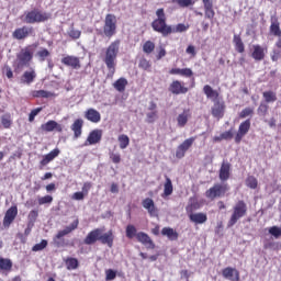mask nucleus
I'll return each mask as SVG.
<instances>
[{
	"instance_id": "1",
	"label": "nucleus",
	"mask_w": 281,
	"mask_h": 281,
	"mask_svg": "<svg viewBox=\"0 0 281 281\" xmlns=\"http://www.w3.org/2000/svg\"><path fill=\"white\" fill-rule=\"evenodd\" d=\"M120 40L112 42L105 49L103 63L108 69V78L115 76V69L117 67V54H120Z\"/></svg>"
},
{
	"instance_id": "2",
	"label": "nucleus",
	"mask_w": 281,
	"mask_h": 281,
	"mask_svg": "<svg viewBox=\"0 0 281 281\" xmlns=\"http://www.w3.org/2000/svg\"><path fill=\"white\" fill-rule=\"evenodd\" d=\"M97 240H100L102 245H108L110 248L113 247V240H115L113 231H109L102 235V228H94L88 233L83 243L85 245H95Z\"/></svg>"
},
{
	"instance_id": "3",
	"label": "nucleus",
	"mask_w": 281,
	"mask_h": 281,
	"mask_svg": "<svg viewBox=\"0 0 281 281\" xmlns=\"http://www.w3.org/2000/svg\"><path fill=\"white\" fill-rule=\"evenodd\" d=\"M166 21H168V18H166L164 8L157 9L156 19L151 22V29L164 37L172 34V26L168 25Z\"/></svg>"
},
{
	"instance_id": "4",
	"label": "nucleus",
	"mask_w": 281,
	"mask_h": 281,
	"mask_svg": "<svg viewBox=\"0 0 281 281\" xmlns=\"http://www.w3.org/2000/svg\"><path fill=\"white\" fill-rule=\"evenodd\" d=\"M125 236L130 240H133V238H136L138 243L144 245L146 249H155V241L150 238V236L144 232L137 233V227L133 224H128L125 227Z\"/></svg>"
},
{
	"instance_id": "5",
	"label": "nucleus",
	"mask_w": 281,
	"mask_h": 281,
	"mask_svg": "<svg viewBox=\"0 0 281 281\" xmlns=\"http://www.w3.org/2000/svg\"><path fill=\"white\" fill-rule=\"evenodd\" d=\"M49 19H52V14L41 11L40 9H33L25 12L23 21L29 25H34V23H45V21H49Z\"/></svg>"
},
{
	"instance_id": "6",
	"label": "nucleus",
	"mask_w": 281,
	"mask_h": 281,
	"mask_svg": "<svg viewBox=\"0 0 281 281\" xmlns=\"http://www.w3.org/2000/svg\"><path fill=\"white\" fill-rule=\"evenodd\" d=\"M243 216H247V203L240 200L233 207V214L228 221V227H234Z\"/></svg>"
},
{
	"instance_id": "7",
	"label": "nucleus",
	"mask_w": 281,
	"mask_h": 281,
	"mask_svg": "<svg viewBox=\"0 0 281 281\" xmlns=\"http://www.w3.org/2000/svg\"><path fill=\"white\" fill-rule=\"evenodd\" d=\"M117 33V18L115 14L108 13L105 15L104 25H103V34L106 38H113Z\"/></svg>"
},
{
	"instance_id": "8",
	"label": "nucleus",
	"mask_w": 281,
	"mask_h": 281,
	"mask_svg": "<svg viewBox=\"0 0 281 281\" xmlns=\"http://www.w3.org/2000/svg\"><path fill=\"white\" fill-rule=\"evenodd\" d=\"M36 47V44L29 45L21 49V52L18 54L16 58L19 60V65L21 67H27L30 63H32V58H34V48Z\"/></svg>"
},
{
	"instance_id": "9",
	"label": "nucleus",
	"mask_w": 281,
	"mask_h": 281,
	"mask_svg": "<svg viewBox=\"0 0 281 281\" xmlns=\"http://www.w3.org/2000/svg\"><path fill=\"white\" fill-rule=\"evenodd\" d=\"M30 36H34V27L23 25L18 27L12 33V38L15 41H25V38H30Z\"/></svg>"
},
{
	"instance_id": "10",
	"label": "nucleus",
	"mask_w": 281,
	"mask_h": 281,
	"mask_svg": "<svg viewBox=\"0 0 281 281\" xmlns=\"http://www.w3.org/2000/svg\"><path fill=\"white\" fill-rule=\"evenodd\" d=\"M227 190H229L227 184H215L213 188L206 191V198L214 201V199L225 196V192H227Z\"/></svg>"
},
{
	"instance_id": "11",
	"label": "nucleus",
	"mask_w": 281,
	"mask_h": 281,
	"mask_svg": "<svg viewBox=\"0 0 281 281\" xmlns=\"http://www.w3.org/2000/svg\"><path fill=\"white\" fill-rule=\"evenodd\" d=\"M19 215V207L16 205L11 206L4 214L3 217V227L8 229L12 223H14V220Z\"/></svg>"
},
{
	"instance_id": "12",
	"label": "nucleus",
	"mask_w": 281,
	"mask_h": 281,
	"mask_svg": "<svg viewBox=\"0 0 281 281\" xmlns=\"http://www.w3.org/2000/svg\"><path fill=\"white\" fill-rule=\"evenodd\" d=\"M80 225V221L76 218L69 226H66L64 229L58 231L54 240H61L65 236H69L72 232H76V228Z\"/></svg>"
},
{
	"instance_id": "13",
	"label": "nucleus",
	"mask_w": 281,
	"mask_h": 281,
	"mask_svg": "<svg viewBox=\"0 0 281 281\" xmlns=\"http://www.w3.org/2000/svg\"><path fill=\"white\" fill-rule=\"evenodd\" d=\"M102 142V130H93L89 133L83 146H93Z\"/></svg>"
},
{
	"instance_id": "14",
	"label": "nucleus",
	"mask_w": 281,
	"mask_h": 281,
	"mask_svg": "<svg viewBox=\"0 0 281 281\" xmlns=\"http://www.w3.org/2000/svg\"><path fill=\"white\" fill-rule=\"evenodd\" d=\"M249 128H251V121L250 120H246L243 123H240L238 132L235 136L236 144H240V142H243V137L247 133H249Z\"/></svg>"
},
{
	"instance_id": "15",
	"label": "nucleus",
	"mask_w": 281,
	"mask_h": 281,
	"mask_svg": "<svg viewBox=\"0 0 281 281\" xmlns=\"http://www.w3.org/2000/svg\"><path fill=\"white\" fill-rule=\"evenodd\" d=\"M142 205L145 210H147L149 216L157 217L159 216V210H157V206L155 205V201L150 198H146L143 200Z\"/></svg>"
},
{
	"instance_id": "16",
	"label": "nucleus",
	"mask_w": 281,
	"mask_h": 281,
	"mask_svg": "<svg viewBox=\"0 0 281 281\" xmlns=\"http://www.w3.org/2000/svg\"><path fill=\"white\" fill-rule=\"evenodd\" d=\"M58 155H60V149L58 148H55L50 150L48 154L44 155L43 159L40 161V170H43L45 166L52 164V161H54L56 157H58Z\"/></svg>"
},
{
	"instance_id": "17",
	"label": "nucleus",
	"mask_w": 281,
	"mask_h": 281,
	"mask_svg": "<svg viewBox=\"0 0 281 281\" xmlns=\"http://www.w3.org/2000/svg\"><path fill=\"white\" fill-rule=\"evenodd\" d=\"M61 64L66 67H70V69H80V67H82V65L80 64V58L74 55H67L61 58Z\"/></svg>"
},
{
	"instance_id": "18",
	"label": "nucleus",
	"mask_w": 281,
	"mask_h": 281,
	"mask_svg": "<svg viewBox=\"0 0 281 281\" xmlns=\"http://www.w3.org/2000/svg\"><path fill=\"white\" fill-rule=\"evenodd\" d=\"M214 104L211 109V113L213 115V117H217V120H221V117H223V115H225V102L223 101H213Z\"/></svg>"
},
{
	"instance_id": "19",
	"label": "nucleus",
	"mask_w": 281,
	"mask_h": 281,
	"mask_svg": "<svg viewBox=\"0 0 281 281\" xmlns=\"http://www.w3.org/2000/svg\"><path fill=\"white\" fill-rule=\"evenodd\" d=\"M41 130L45 133H52V131H56L57 133H63V125L58 122L50 120L41 125Z\"/></svg>"
},
{
	"instance_id": "20",
	"label": "nucleus",
	"mask_w": 281,
	"mask_h": 281,
	"mask_svg": "<svg viewBox=\"0 0 281 281\" xmlns=\"http://www.w3.org/2000/svg\"><path fill=\"white\" fill-rule=\"evenodd\" d=\"M85 126V120L77 119L74 121V123L70 125V131L74 133V139H79V137H82V128Z\"/></svg>"
},
{
	"instance_id": "21",
	"label": "nucleus",
	"mask_w": 281,
	"mask_h": 281,
	"mask_svg": "<svg viewBox=\"0 0 281 281\" xmlns=\"http://www.w3.org/2000/svg\"><path fill=\"white\" fill-rule=\"evenodd\" d=\"M193 144H194V138H188L181 145H179L178 151H177V159H183V157H186V153L190 150Z\"/></svg>"
},
{
	"instance_id": "22",
	"label": "nucleus",
	"mask_w": 281,
	"mask_h": 281,
	"mask_svg": "<svg viewBox=\"0 0 281 281\" xmlns=\"http://www.w3.org/2000/svg\"><path fill=\"white\" fill-rule=\"evenodd\" d=\"M85 119L88 120V122H92V124H98L102 120V115L98 110L90 108L85 112Z\"/></svg>"
},
{
	"instance_id": "23",
	"label": "nucleus",
	"mask_w": 281,
	"mask_h": 281,
	"mask_svg": "<svg viewBox=\"0 0 281 281\" xmlns=\"http://www.w3.org/2000/svg\"><path fill=\"white\" fill-rule=\"evenodd\" d=\"M223 278L231 281H238L240 280V272L236 270V268H225L222 272Z\"/></svg>"
},
{
	"instance_id": "24",
	"label": "nucleus",
	"mask_w": 281,
	"mask_h": 281,
	"mask_svg": "<svg viewBox=\"0 0 281 281\" xmlns=\"http://www.w3.org/2000/svg\"><path fill=\"white\" fill-rule=\"evenodd\" d=\"M202 3L204 5L205 19H214L216 14L214 12V0H202Z\"/></svg>"
},
{
	"instance_id": "25",
	"label": "nucleus",
	"mask_w": 281,
	"mask_h": 281,
	"mask_svg": "<svg viewBox=\"0 0 281 281\" xmlns=\"http://www.w3.org/2000/svg\"><path fill=\"white\" fill-rule=\"evenodd\" d=\"M34 80H36V70H34V68H31L30 70L24 71L21 77V82L23 85H32Z\"/></svg>"
},
{
	"instance_id": "26",
	"label": "nucleus",
	"mask_w": 281,
	"mask_h": 281,
	"mask_svg": "<svg viewBox=\"0 0 281 281\" xmlns=\"http://www.w3.org/2000/svg\"><path fill=\"white\" fill-rule=\"evenodd\" d=\"M189 218L191 223L195 225H203V223H207V214L205 213H190Z\"/></svg>"
},
{
	"instance_id": "27",
	"label": "nucleus",
	"mask_w": 281,
	"mask_h": 281,
	"mask_svg": "<svg viewBox=\"0 0 281 281\" xmlns=\"http://www.w3.org/2000/svg\"><path fill=\"white\" fill-rule=\"evenodd\" d=\"M203 92L209 100H212V102L218 101V91L213 90L212 86H210V85L204 86Z\"/></svg>"
},
{
	"instance_id": "28",
	"label": "nucleus",
	"mask_w": 281,
	"mask_h": 281,
	"mask_svg": "<svg viewBox=\"0 0 281 281\" xmlns=\"http://www.w3.org/2000/svg\"><path fill=\"white\" fill-rule=\"evenodd\" d=\"M232 169V165L229 162H223L220 169V179L221 181H227L229 179V170Z\"/></svg>"
},
{
	"instance_id": "29",
	"label": "nucleus",
	"mask_w": 281,
	"mask_h": 281,
	"mask_svg": "<svg viewBox=\"0 0 281 281\" xmlns=\"http://www.w3.org/2000/svg\"><path fill=\"white\" fill-rule=\"evenodd\" d=\"M113 87L119 91V93H124V91H126V87H128V80H126L124 77H121L113 83Z\"/></svg>"
},
{
	"instance_id": "30",
	"label": "nucleus",
	"mask_w": 281,
	"mask_h": 281,
	"mask_svg": "<svg viewBox=\"0 0 281 281\" xmlns=\"http://www.w3.org/2000/svg\"><path fill=\"white\" fill-rule=\"evenodd\" d=\"M65 265H66V269H68V271H74L76 269H78V267H80V262L78 261L77 258L74 257H68L64 260Z\"/></svg>"
},
{
	"instance_id": "31",
	"label": "nucleus",
	"mask_w": 281,
	"mask_h": 281,
	"mask_svg": "<svg viewBox=\"0 0 281 281\" xmlns=\"http://www.w3.org/2000/svg\"><path fill=\"white\" fill-rule=\"evenodd\" d=\"M31 95L33 98H56V93L46 90H34Z\"/></svg>"
},
{
	"instance_id": "32",
	"label": "nucleus",
	"mask_w": 281,
	"mask_h": 281,
	"mask_svg": "<svg viewBox=\"0 0 281 281\" xmlns=\"http://www.w3.org/2000/svg\"><path fill=\"white\" fill-rule=\"evenodd\" d=\"M12 267L13 263L11 259L0 257V271L10 272L12 271Z\"/></svg>"
},
{
	"instance_id": "33",
	"label": "nucleus",
	"mask_w": 281,
	"mask_h": 281,
	"mask_svg": "<svg viewBox=\"0 0 281 281\" xmlns=\"http://www.w3.org/2000/svg\"><path fill=\"white\" fill-rule=\"evenodd\" d=\"M233 43L235 45L236 52L239 54H243L245 52V44L243 43V38H240V35H234Z\"/></svg>"
},
{
	"instance_id": "34",
	"label": "nucleus",
	"mask_w": 281,
	"mask_h": 281,
	"mask_svg": "<svg viewBox=\"0 0 281 281\" xmlns=\"http://www.w3.org/2000/svg\"><path fill=\"white\" fill-rule=\"evenodd\" d=\"M188 120H190V110H184L178 116V125L179 126H184L186 124H188Z\"/></svg>"
},
{
	"instance_id": "35",
	"label": "nucleus",
	"mask_w": 281,
	"mask_h": 281,
	"mask_svg": "<svg viewBox=\"0 0 281 281\" xmlns=\"http://www.w3.org/2000/svg\"><path fill=\"white\" fill-rule=\"evenodd\" d=\"M117 139H119L121 150L128 148V144H131V138H128V135L121 134V135H119Z\"/></svg>"
},
{
	"instance_id": "36",
	"label": "nucleus",
	"mask_w": 281,
	"mask_h": 281,
	"mask_svg": "<svg viewBox=\"0 0 281 281\" xmlns=\"http://www.w3.org/2000/svg\"><path fill=\"white\" fill-rule=\"evenodd\" d=\"M36 56L40 60V63H45L49 56H52V53L48 52L47 48H41L37 53Z\"/></svg>"
},
{
	"instance_id": "37",
	"label": "nucleus",
	"mask_w": 281,
	"mask_h": 281,
	"mask_svg": "<svg viewBox=\"0 0 281 281\" xmlns=\"http://www.w3.org/2000/svg\"><path fill=\"white\" fill-rule=\"evenodd\" d=\"M252 58H255V60H262L265 58V49L260 46H255Z\"/></svg>"
},
{
	"instance_id": "38",
	"label": "nucleus",
	"mask_w": 281,
	"mask_h": 281,
	"mask_svg": "<svg viewBox=\"0 0 281 281\" xmlns=\"http://www.w3.org/2000/svg\"><path fill=\"white\" fill-rule=\"evenodd\" d=\"M159 120V112L153 111L146 114V123L147 124H155Z\"/></svg>"
},
{
	"instance_id": "39",
	"label": "nucleus",
	"mask_w": 281,
	"mask_h": 281,
	"mask_svg": "<svg viewBox=\"0 0 281 281\" xmlns=\"http://www.w3.org/2000/svg\"><path fill=\"white\" fill-rule=\"evenodd\" d=\"M161 235L167 236V238H169V240H175L177 233L175 232V229H172L170 227H164L161 229Z\"/></svg>"
},
{
	"instance_id": "40",
	"label": "nucleus",
	"mask_w": 281,
	"mask_h": 281,
	"mask_svg": "<svg viewBox=\"0 0 281 281\" xmlns=\"http://www.w3.org/2000/svg\"><path fill=\"white\" fill-rule=\"evenodd\" d=\"M170 194H172V181L169 178H167L165 188H164L162 198L170 196Z\"/></svg>"
},
{
	"instance_id": "41",
	"label": "nucleus",
	"mask_w": 281,
	"mask_h": 281,
	"mask_svg": "<svg viewBox=\"0 0 281 281\" xmlns=\"http://www.w3.org/2000/svg\"><path fill=\"white\" fill-rule=\"evenodd\" d=\"M138 67L144 71H150V67H153V65L150 64V60L146 58H140L138 63Z\"/></svg>"
},
{
	"instance_id": "42",
	"label": "nucleus",
	"mask_w": 281,
	"mask_h": 281,
	"mask_svg": "<svg viewBox=\"0 0 281 281\" xmlns=\"http://www.w3.org/2000/svg\"><path fill=\"white\" fill-rule=\"evenodd\" d=\"M246 186L247 188H250L251 190H256L258 188V179L254 176H249L246 179Z\"/></svg>"
},
{
	"instance_id": "43",
	"label": "nucleus",
	"mask_w": 281,
	"mask_h": 281,
	"mask_svg": "<svg viewBox=\"0 0 281 281\" xmlns=\"http://www.w3.org/2000/svg\"><path fill=\"white\" fill-rule=\"evenodd\" d=\"M270 32L273 34V36H278L279 38H281L280 23L272 22L270 25Z\"/></svg>"
},
{
	"instance_id": "44",
	"label": "nucleus",
	"mask_w": 281,
	"mask_h": 281,
	"mask_svg": "<svg viewBox=\"0 0 281 281\" xmlns=\"http://www.w3.org/2000/svg\"><path fill=\"white\" fill-rule=\"evenodd\" d=\"M1 124H2L3 128H10L12 126V116L10 114L2 115Z\"/></svg>"
},
{
	"instance_id": "45",
	"label": "nucleus",
	"mask_w": 281,
	"mask_h": 281,
	"mask_svg": "<svg viewBox=\"0 0 281 281\" xmlns=\"http://www.w3.org/2000/svg\"><path fill=\"white\" fill-rule=\"evenodd\" d=\"M144 54H153L155 52V44L151 41H146L143 45Z\"/></svg>"
},
{
	"instance_id": "46",
	"label": "nucleus",
	"mask_w": 281,
	"mask_h": 281,
	"mask_svg": "<svg viewBox=\"0 0 281 281\" xmlns=\"http://www.w3.org/2000/svg\"><path fill=\"white\" fill-rule=\"evenodd\" d=\"M263 98L266 100V102H276V100H278V97L276 95V92L273 91H266L263 92Z\"/></svg>"
},
{
	"instance_id": "47",
	"label": "nucleus",
	"mask_w": 281,
	"mask_h": 281,
	"mask_svg": "<svg viewBox=\"0 0 281 281\" xmlns=\"http://www.w3.org/2000/svg\"><path fill=\"white\" fill-rule=\"evenodd\" d=\"M47 240L46 239H42L40 244H35L32 247V251H43V249L47 248Z\"/></svg>"
},
{
	"instance_id": "48",
	"label": "nucleus",
	"mask_w": 281,
	"mask_h": 281,
	"mask_svg": "<svg viewBox=\"0 0 281 281\" xmlns=\"http://www.w3.org/2000/svg\"><path fill=\"white\" fill-rule=\"evenodd\" d=\"M54 196L52 195H44L42 198H38L37 203L38 205H47V203H53Z\"/></svg>"
},
{
	"instance_id": "49",
	"label": "nucleus",
	"mask_w": 281,
	"mask_h": 281,
	"mask_svg": "<svg viewBox=\"0 0 281 281\" xmlns=\"http://www.w3.org/2000/svg\"><path fill=\"white\" fill-rule=\"evenodd\" d=\"M115 278H117V271H115L113 269L105 270V280L106 281H113V280H115Z\"/></svg>"
},
{
	"instance_id": "50",
	"label": "nucleus",
	"mask_w": 281,
	"mask_h": 281,
	"mask_svg": "<svg viewBox=\"0 0 281 281\" xmlns=\"http://www.w3.org/2000/svg\"><path fill=\"white\" fill-rule=\"evenodd\" d=\"M178 76H184V78H191L193 76L192 69L190 68H183V69H177Z\"/></svg>"
},
{
	"instance_id": "51",
	"label": "nucleus",
	"mask_w": 281,
	"mask_h": 281,
	"mask_svg": "<svg viewBox=\"0 0 281 281\" xmlns=\"http://www.w3.org/2000/svg\"><path fill=\"white\" fill-rule=\"evenodd\" d=\"M268 111H269V105L267 103H260L257 110V113L258 115L265 116L267 115Z\"/></svg>"
},
{
	"instance_id": "52",
	"label": "nucleus",
	"mask_w": 281,
	"mask_h": 281,
	"mask_svg": "<svg viewBox=\"0 0 281 281\" xmlns=\"http://www.w3.org/2000/svg\"><path fill=\"white\" fill-rule=\"evenodd\" d=\"M269 234H271V236H273L274 238H280L281 228L278 226H272L269 228Z\"/></svg>"
},
{
	"instance_id": "53",
	"label": "nucleus",
	"mask_w": 281,
	"mask_h": 281,
	"mask_svg": "<svg viewBox=\"0 0 281 281\" xmlns=\"http://www.w3.org/2000/svg\"><path fill=\"white\" fill-rule=\"evenodd\" d=\"M249 115H254V109L251 108H246L239 113V117H241L243 120L245 117H249Z\"/></svg>"
},
{
	"instance_id": "54",
	"label": "nucleus",
	"mask_w": 281,
	"mask_h": 281,
	"mask_svg": "<svg viewBox=\"0 0 281 281\" xmlns=\"http://www.w3.org/2000/svg\"><path fill=\"white\" fill-rule=\"evenodd\" d=\"M41 111H43V108H36L32 110L29 114V122H34V119L36 117V115H38V113H41Z\"/></svg>"
},
{
	"instance_id": "55",
	"label": "nucleus",
	"mask_w": 281,
	"mask_h": 281,
	"mask_svg": "<svg viewBox=\"0 0 281 281\" xmlns=\"http://www.w3.org/2000/svg\"><path fill=\"white\" fill-rule=\"evenodd\" d=\"M110 159L112 164H120V161H122V156L120 154L110 153Z\"/></svg>"
},
{
	"instance_id": "56",
	"label": "nucleus",
	"mask_w": 281,
	"mask_h": 281,
	"mask_svg": "<svg viewBox=\"0 0 281 281\" xmlns=\"http://www.w3.org/2000/svg\"><path fill=\"white\" fill-rule=\"evenodd\" d=\"M3 74L9 78V80H12L14 78V72L12 71V68L10 66H4Z\"/></svg>"
},
{
	"instance_id": "57",
	"label": "nucleus",
	"mask_w": 281,
	"mask_h": 281,
	"mask_svg": "<svg viewBox=\"0 0 281 281\" xmlns=\"http://www.w3.org/2000/svg\"><path fill=\"white\" fill-rule=\"evenodd\" d=\"M85 194L82 191H79V192H75L72 195H71V199L72 201H85Z\"/></svg>"
},
{
	"instance_id": "58",
	"label": "nucleus",
	"mask_w": 281,
	"mask_h": 281,
	"mask_svg": "<svg viewBox=\"0 0 281 281\" xmlns=\"http://www.w3.org/2000/svg\"><path fill=\"white\" fill-rule=\"evenodd\" d=\"M177 93H188V87H186L180 81H177Z\"/></svg>"
},
{
	"instance_id": "59",
	"label": "nucleus",
	"mask_w": 281,
	"mask_h": 281,
	"mask_svg": "<svg viewBox=\"0 0 281 281\" xmlns=\"http://www.w3.org/2000/svg\"><path fill=\"white\" fill-rule=\"evenodd\" d=\"M82 35V32H80L79 30H70L69 32V36L70 38H74L75 41L80 38V36Z\"/></svg>"
},
{
	"instance_id": "60",
	"label": "nucleus",
	"mask_w": 281,
	"mask_h": 281,
	"mask_svg": "<svg viewBox=\"0 0 281 281\" xmlns=\"http://www.w3.org/2000/svg\"><path fill=\"white\" fill-rule=\"evenodd\" d=\"M178 3L181 5V8H189V5H194L192 0H178Z\"/></svg>"
},
{
	"instance_id": "61",
	"label": "nucleus",
	"mask_w": 281,
	"mask_h": 281,
	"mask_svg": "<svg viewBox=\"0 0 281 281\" xmlns=\"http://www.w3.org/2000/svg\"><path fill=\"white\" fill-rule=\"evenodd\" d=\"M89 190H91V182H85L81 192L87 196L89 194Z\"/></svg>"
},
{
	"instance_id": "62",
	"label": "nucleus",
	"mask_w": 281,
	"mask_h": 281,
	"mask_svg": "<svg viewBox=\"0 0 281 281\" xmlns=\"http://www.w3.org/2000/svg\"><path fill=\"white\" fill-rule=\"evenodd\" d=\"M190 29V24H178L177 32H188Z\"/></svg>"
},
{
	"instance_id": "63",
	"label": "nucleus",
	"mask_w": 281,
	"mask_h": 281,
	"mask_svg": "<svg viewBox=\"0 0 281 281\" xmlns=\"http://www.w3.org/2000/svg\"><path fill=\"white\" fill-rule=\"evenodd\" d=\"M29 218H30V221H36V218H38V211L32 210V211L29 213Z\"/></svg>"
},
{
	"instance_id": "64",
	"label": "nucleus",
	"mask_w": 281,
	"mask_h": 281,
	"mask_svg": "<svg viewBox=\"0 0 281 281\" xmlns=\"http://www.w3.org/2000/svg\"><path fill=\"white\" fill-rule=\"evenodd\" d=\"M232 137H234V133L232 131H227L222 133V138L223 139H232Z\"/></svg>"
}]
</instances>
